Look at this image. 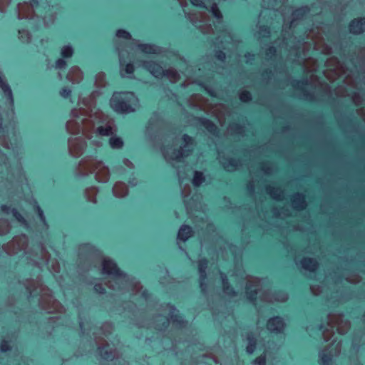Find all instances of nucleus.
<instances>
[{
	"instance_id": "nucleus-1",
	"label": "nucleus",
	"mask_w": 365,
	"mask_h": 365,
	"mask_svg": "<svg viewBox=\"0 0 365 365\" xmlns=\"http://www.w3.org/2000/svg\"><path fill=\"white\" fill-rule=\"evenodd\" d=\"M102 272L108 277L106 285L113 290H127L130 289L133 294L141 292L143 287L139 282L130 279L110 258L104 257L102 261Z\"/></svg>"
},
{
	"instance_id": "nucleus-2",
	"label": "nucleus",
	"mask_w": 365,
	"mask_h": 365,
	"mask_svg": "<svg viewBox=\"0 0 365 365\" xmlns=\"http://www.w3.org/2000/svg\"><path fill=\"white\" fill-rule=\"evenodd\" d=\"M324 30L322 27L317 26L312 29L308 34L307 41L301 44L300 46L293 47L289 51V56H294V61L300 62L301 56H305L312 47L314 50L320 51L324 54H329L331 53V48L324 43L323 38Z\"/></svg>"
},
{
	"instance_id": "nucleus-3",
	"label": "nucleus",
	"mask_w": 365,
	"mask_h": 365,
	"mask_svg": "<svg viewBox=\"0 0 365 365\" xmlns=\"http://www.w3.org/2000/svg\"><path fill=\"white\" fill-rule=\"evenodd\" d=\"M292 85L294 89L299 91V94L307 101L315 100L316 94L318 93L329 96L331 93L330 86L322 83L314 74H311L309 78L304 81H292Z\"/></svg>"
},
{
	"instance_id": "nucleus-4",
	"label": "nucleus",
	"mask_w": 365,
	"mask_h": 365,
	"mask_svg": "<svg viewBox=\"0 0 365 365\" xmlns=\"http://www.w3.org/2000/svg\"><path fill=\"white\" fill-rule=\"evenodd\" d=\"M25 286L30 296L40 294L39 305L42 309L47 311L48 313H62L64 311L63 307L53 299L51 291L44 287L39 279L36 281L27 280Z\"/></svg>"
},
{
	"instance_id": "nucleus-5",
	"label": "nucleus",
	"mask_w": 365,
	"mask_h": 365,
	"mask_svg": "<svg viewBox=\"0 0 365 365\" xmlns=\"http://www.w3.org/2000/svg\"><path fill=\"white\" fill-rule=\"evenodd\" d=\"M19 19H30L34 14L41 17L43 20H53V7L46 2H38L32 0L30 3H19L17 6Z\"/></svg>"
},
{
	"instance_id": "nucleus-6",
	"label": "nucleus",
	"mask_w": 365,
	"mask_h": 365,
	"mask_svg": "<svg viewBox=\"0 0 365 365\" xmlns=\"http://www.w3.org/2000/svg\"><path fill=\"white\" fill-rule=\"evenodd\" d=\"M96 170V179L101 182H106L110 178V172L103 162L98 161L91 156L83 158L78 163L77 173L81 176H86Z\"/></svg>"
},
{
	"instance_id": "nucleus-7",
	"label": "nucleus",
	"mask_w": 365,
	"mask_h": 365,
	"mask_svg": "<svg viewBox=\"0 0 365 365\" xmlns=\"http://www.w3.org/2000/svg\"><path fill=\"white\" fill-rule=\"evenodd\" d=\"M273 4L271 6L272 9L274 10L280 9L282 15L284 18L283 33L286 32L287 24H289L288 29H291L297 25V21L302 19L305 17L309 10L307 7H302L294 11L291 8H287L285 6L287 0H272Z\"/></svg>"
},
{
	"instance_id": "nucleus-8",
	"label": "nucleus",
	"mask_w": 365,
	"mask_h": 365,
	"mask_svg": "<svg viewBox=\"0 0 365 365\" xmlns=\"http://www.w3.org/2000/svg\"><path fill=\"white\" fill-rule=\"evenodd\" d=\"M193 148L194 140L187 135H184L182 138V144L180 145L179 148L173 147L164 148L163 154L168 162H170L173 166H175V163L182 162L184 158L191 154Z\"/></svg>"
},
{
	"instance_id": "nucleus-9",
	"label": "nucleus",
	"mask_w": 365,
	"mask_h": 365,
	"mask_svg": "<svg viewBox=\"0 0 365 365\" xmlns=\"http://www.w3.org/2000/svg\"><path fill=\"white\" fill-rule=\"evenodd\" d=\"M328 325L330 329L323 331L322 336L325 341L329 340L334 334L333 328L336 327L339 334H344L350 328V322L343 319L341 314H330L328 316Z\"/></svg>"
},
{
	"instance_id": "nucleus-10",
	"label": "nucleus",
	"mask_w": 365,
	"mask_h": 365,
	"mask_svg": "<svg viewBox=\"0 0 365 365\" xmlns=\"http://www.w3.org/2000/svg\"><path fill=\"white\" fill-rule=\"evenodd\" d=\"M95 122H93V116L85 118L81 120V124L75 120H70L66 123L67 130L72 134H77L82 130L83 135L90 139L94 133Z\"/></svg>"
},
{
	"instance_id": "nucleus-11",
	"label": "nucleus",
	"mask_w": 365,
	"mask_h": 365,
	"mask_svg": "<svg viewBox=\"0 0 365 365\" xmlns=\"http://www.w3.org/2000/svg\"><path fill=\"white\" fill-rule=\"evenodd\" d=\"M133 98L132 93H114L110 99V105L118 113H128L133 110L130 103Z\"/></svg>"
},
{
	"instance_id": "nucleus-12",
	"label": "nucleus",
	"mask_w": 365,
	"mask_h": 365,
	"mask_svg": "<svg viewBox=\"0 0 365 365\" xmlns=\"http://www.w3.org/2000/svg\"><path fill=\"white\" fill-rule=\"evenodd\" d=\"M327 69L324 71L325 77L330 81H334L346 72V68L337 58L333 56L325 63Z\"/></svg>"
},
{
	"instance_id": "nucleus-13",
	"label": "nucleus",
	"mask_w": 365,
	"mask_h": 365,
	"mask_svg": "<svg viewBox=\"0 0 365 365\" xmlns=\"http://www.w3.org/2000/svg\"><path fill=\"white\" fill-rule=\"evenodd\" d=\"M93 116V120L99 119V122L106 123L105 126H99L96 130L94 129V133H96L98 135L102 136H109L110 137L115 134L117 131L116 126L114 123V121L112 119H108L107 116H106L101 111H97L95 113Z\"/></svg>"
},
{
	"instance_id": "nucleus-14",
	"label": "nucleus",
	"mask_w": 365,
	"mask_h": 365,
	"mask_svg": "<svg viewBox=\"0 0 365 365\" xmlns=\"http://www.w3.org/2000/svg\"><path fill=\"white\" fill-rule=\"evenodd\" d=\"M27 245V237L25 235H21L14 237L11 242L4 245L3 248L8 255H12L24 250Z\"/></svg>"
},
{
	"instance_id": "nucleus-15",
	"label": "nucleus",
	"mask_w": 365,
	"mask_h": 365,
	"mask_svg": "<svg viewBox=\"0 0 365 365\" xmlns=\"http://www.w3.org/2000/svg\"><path fill=\"white\" fill-rule=\"evenodd\" d=\"M95 340L102 359L106 361H112L118 356L117 350L111 348L105 339L101 337H96Z\"/></svg>"
},
{
	"instance_id": "nucleus-16",
	"label": "nucleus",
	"mask_w": 365,
	"mask_h": 365,
	"mask_svg": "<svg viewBox=\"0 0 365 365\" xmlns=\"http://www.w3.org/2000/svg\"><path fill=\"white\" fill-rule=\"evenodd\" d=\"M261 281L258 278L251 276L247 278L246 294L248 299L252 303H255L257 294L261 292Z\"/></svg>"
},
{
	"instance_id": "nucleus-17",
	"label": "nucleus",
	"mask_w": 365,
	"mask_h": 365,
	"mask_svg": "<svg viewBox=\"0 0 365 365\" xmlns=\"http://www.w3.org/2000/svg\"><path fill=\"white\" fill-rule=\"evenodd\" d=\"M190 21L198 27L202 34H210L213 31V29L210 24H204L197 26L199 23H206L209 20V16L205 12H197L188 14Z\"/></svg>"
},
{
	"instance_id": "nucleus-18",
	"label": "nucleus",
	"mask_w": 365,
	"mask_h": 365,
	"mask_svg": "<svg viewBox=\"0 0 365 365\" xmlns=\"http://www.w3.org/2000/svg\"><path fill=\"white\" fill-rule=\"evenodd\" d=\"M70 154L76 158L80 157L86 148V143L81 138H71L68 142Z\"/></svg>"
},
{
	"instance_id": "nucleus-19",
	"label": "nucleus",
	"mask_w": 365,
	"mask_h": 365,
	"mask_svg": "<svg viewBox=\"0 0 365 365\" xmlns=\"http://www.w3.org/2000/svg\"><path fill=\"white\" fill-rule=\"evenodd\" d=\"M332 346H333V344H331L330 346V347H329V349L323 350L319 354V358H320L319 361H320L321 365H330L331 362L332 357L336 356L340 354L341 349V343L338 342L334 346V352L332 351V349L329 350V349Z\"/></svg>"
},
{
	"instance_id": "nucleus-20",
	"label": "nucleus",
	"mask_w": 365,
	"mask_h": 365,
	"mask_svg": "<svg viewBox=\"0 0 365 365\" xmlns=\"http://www.w3.org/2000/svg\"><path fill=\"white\" fill-rule=\"evenodd\" d=\"M142 66L158 78H163L164 68L158 63L153 61H142Z\"/></svg>"
},
{
	"instance_id": "nucleus-21",
	"label": "nucleus",
	"mask_w": 365,
	"mask_h": 365,
	"mask_svg": "<svg viewBox=\"0 0 365 365\" xmlns=\"http://www.w3.org/2000/svg\"><path fill=\"white\" fill-rule=\"evenodd\" d=\"M260 300L266 302H284L287 301L288 297L285 293H274L272 294L268 290H265L259 295Z\"/></svg>"
},
{
	"instance_id": "nucleus-22",
	"label": "nucleus",
	"mask_w": 365,
	"mask_h": 365,
	"mask_svg": "<svg viewBox=\"0 0 365 365\" xmlns=\"http://www.w3.org/2000/svg\"><path fill=\"white\" fill-rule=\"evenodd\" d=\"M178 312L175 308L170 307L168 317L161 319L163 321V327H167L169 324L170 322H171L174 324H176L177 326L179 325L180 327H183L185 322L183 319L181 318V317L178 315Z\"/></svg>"
},
{
	"instance_id": "nucleus-23",
	"label": "nucleus",
	"mask_w": 365,
	"mask_h": 365,
	"mask_svg": "<svg viewBox=\"0 0 365 365\" xmlns=\"http://www.w3.org/2000/svg\"><path fill=\"white\" fill-rule=\"evenodd\" d=\"M218 158L221 165L227 171H234L240 165V161L234 158H225L220 155Z\"/></svg>"
},
{
	"instance_id": "nucleus-24",
	"label": "nucleus",
	"mask_w": 365,
	"mask_h": 365,
	"mask_svg": "<svg viewBox=\"0 0 365 365\" xmlns=\"http://www.w3.org/2000/svg\"><path fill=\"white\" fill-rule=\"evenodd\" d=\"M0 88H1L5 98L11 105L14 103L13 93L3 73L0 71Z\"/></svg>"
},
{
	"instance_id": "nucleus-25",
	"label": "nucleus",
	"mask_w": 365,
	"mask_h": 365,
	"mask_svg": "<svg viewBox=\"0 0 365 365\" xmlns=\"http://www.w3.org/2000/svg\"><path fill=\"white\" fill-rule=\"evenodd\" d=\"M66 78L73 83H78L83 80V73L79 67L73 66L70 68Z\"/></svg>"
},
{
	"instance_id": "nucleus-26",
	"label": "nucleus",
	"mask_w": 365,
	"mask_h": 365,
	"mask_svg": "<svg viewBox=\"0 0 365 365\" xmlns=\"http://www.w3.org/2000/svg\"><path fill=\"white\" fill-rule=\"evenodd\" d=\"M349 30L353 34H361L365 31V18L354 19L349 25Z\"/></svg>"
},
{
	"instance_id": "nucleus-27",
	"label": "nucleus",
	"mask_w": 365,
	"mask_h": 365,
	"mask_svg": "<svg viewBox=\"0 0 365 365\" xmlns=\"http://www.w3.org/2000/svg\"><path fill=\"white\" fill-rule=\"evenodd\" d=\"M267 329L273 332H281L284 327L283 320L278 317L270 319L267 322Z\"/></svg>"
},
{
	"instance_id": "nucleus-28",
	"label": "nucleus",
	"mask_w": 365,
	"mask_h": 365,
	"mask_svg": "<svg viewBox=\"0 0 365 365\" xmlns=\"http://www.w3.org/2000/svg\"><path fill=\"white\" fill-rule=\"evenodd\" d=\"M213 112L218 119L220 124L223 125L225 122L226 115H229L227 108L223 104H218L214 107Z\"/></svg>"
},
{
	"instance_id": "nucleus-29",
	"label": "nucleus",
	"mask_w": 365,
	"mask_h": 365,
	"mask_svg": "<svg viewBox=\"0 0 365 365\" xmlns=\"http://www.w3.org/2000/svg\"><path fill=\"white\" fill-rule=\"evenodd\" d=\"M207 267V261L205 259H200L198 262V269L200 272V284L202 291L205 292L204 281L206 278V269Z\"/></svg>"
},
{
	"instance_id": "nucleus-30",
	"label": "nucleus",
	"mask_w": 365,
	"mask_h": 365,
	"mask_svg": "<svg viewBox=\"0 0 365 365\" xmlns=\"http://www.w3.org/2000/svg\"><path fill=\"white\" fill-rule=\"evenodd\" d=\"M292 205L295 210H304L307 206L304 196L299 193L294 194L292 197Z\"/></svg>"
},
{
	"instance_id": "nucleus-31",
	"label": "nucleus",
	"mask_w": 365,
	"mask_h": 365,
	"mask_svg": "<svg viewBox=\"0 0 365 365\" xmlns=\"http://www.w3.org/2000/svg\"><path fill=\"white\" fill-rule=\"evenodd\" d=\"M232 41V37L231 36L230 34L227 31H222V33L217 36L215 44L218 48L226 49V46H224V43H230Z\"/></svg>"
},
{
	"instance_id": "nucleus-32",
	"label": "nucleus",
	"mask_w": 365,
	"mask_h": 365,
	"mask_svg": "<svg viewBox=\"0 0 365 365\" xmlns=\"http://www.w3.org/2000/svg\"><path fill=\"white\" fill-rule=\"evenodd\" d=\"M128 189L127 185L122 182H117L113 187V192L118 197H123L128 194Z\"/></svg>"
},
{
	"instance_id": "nucleus-33",
	"label": "nucleus",
	"mask_w": 365,
	"mask_h": 365,
	"mask_svg": "<svg viewBox=\"0 0 365 365\" xmlns=\"http://www.w3.org/2000/svg\"><path fill=\"white\" fill-rule=\"evenodd\" d=\"M188 103L191 106L202 108L206 104V100L200 94L192 95Z\"/></svg>"
},
{
	"instance_id": "nucleus-34",
	"label": "nucleus",
	"mask_w": 365,
	"mask_h": 365,
	"mask_svg": "<svg viewBox=\"0 0 365 365\" xmlns=\"http://www.w3.org/2000/svg\"><path fill=\"white\" fill-rule=\"evenodd\" d=\"M266 191L273 199L282 200L284 198V191L280 187L269 185L266 187Z\"/></svg>"
},
{
	"instance_id": "nucleus-35",
	"label": "nucleus",
	"mask_w": 365,
	"mask_h": 365,
	"mask_svg": "<svg viewBox=\"0 0 365 365\" xmlns=\"http://www.w3.org/2000/svg\"><path fill=\"white\" fill-rule=\"evenodd\" d=\"M301 264L303 269L310 272H314L318 267V262L312 258H304Z\"/></svg>"
},
{
	"instance_id": "nucleus-36",
	"label": "nucleus",
	"mask_w": 365,
	"mask_h": 365,
	"mask_svg": "<svg viewBox=\"0 0 365 365\" xmlns=\"http://www.w3.org/2000/svg\"><path fill=\"white\" fill-rule=\"evenodd\" d=\"M163 77H167L168 80L173 83L178 82L180 78L178 72L173 68L165 69Z\"/></svg>"
},
{
	"instance_id": "nucleus-37",
	"label": "nucleus",
	"mask_w": 365,
	"mask_h": 365,
	"mask_svg": "<svg viewBox=\"0 0 365 365\" xmlns=\"http://www.w3.org/2000/svg\"><path fill=\"white\" fill-rule=\"evenodd\" d=\"M1 210L3 212L9 214L10 212L16 219V220L22 224L25 222L24 217L15 209H11L6 205H2Z\"/></svg>"
},
{
	"instance_id": "nucleus-38",
	"label": "nucleus",
	"mask_w": 365,
	"mask_h": 365,
	"mask_svg": "<svg viewBox=\"0 0 365 365\" xmlns=\"http://www.w3.org/2000/svg\"><path fill=\"white\" fill-rule=\"evenodd\" d=\"M199 122L209 133L215 135L217 131V127L210 120L205 118L199 119Z\"/></svg>"
},
{
	"instance_id": "nucleus-39",
	"label": "nucleus",
	"mask_w": 365,
	"mask_h": 365,
	"mask_svg": "<svg viewBox=\"0 0 365 365\" xmlns=\"http://www.w3.org/2000/svg\"><path fill=\"white\" fill-rule=\"evenodd\" d=\"M192 229L190 226L182 225L179 230L178 237L182 241H186L192 235Z\"/></svg>"
},
{
	"instance_id": "nucleus-40",
	"label": "nucleus",
	"mask_w": 365,
	"mask_h": 365,
	"mask_svg": "<svg viewBox=\"0 0 365 365\" xmlns=\"http://www.w3.org/2000/svg\"><path fill=\"white\" fill-rule=\"evenodd\" d=\"M303 67L306 72H313L317 68V62L312 58H307L303 61Z\"/></svg>"
},
{
	"instance_id": "nucleus-41",
	"label": "nucleus",
	"mask_w": 365,
	"mask_h": 365,
	"mask_svg": "<svg viewBox=\"0 0 365 365\" xmlns=\"http://www.w3.org/2000/svg\"><path fill=\"white\" fill-rule=\"evenodd\" d=\"M246 338L248 342L247 346V351L249 354H252L256 348V337L254 334L249 332L247 334Z\"/></svg>"
},
{
	"instance_id": "nucleus-42",
	"label": "nucleus",
	"mask_w": 365,
	"mask_h": 365,
	"mask_svg": "<svg viewBox=\"0 0 365 365\" xmlns=\"http://www.w3.org/2000/svg\"><path fill=\"white\" fill-rule=\"evenodd\" d=\"M109 144L113 149H120L123 148L124 143L121 138L113 135L109 139Z\"/></svg>"
},
{
	"instance_id": "nucleus-43",
	"label": "nucleus",
	"mask_w": 365,
	"mask_h": 365,
	"mask_svg": "<svg viewBox=\"0 0 365 365\" xmlns=\"http://www.w3.org/2000/svg\"><path fill=\"white\" fill-rule=\"evenodd\" d=\"M221 278L222 281V287L225 294L229 296L235 295V292L232 287H230L228 281L226 278L225 274L221 273Z\"/></svg>"
},
{
	"instance_id": "nucleus-44",
	"label": "nucleus",
	"mask_w": 365,
	"mask_h": 365,
	"mask_svg": "<svg viewBox=\"0 0 365 365\" xmlns=\"http://www.w3.org/2000/svg\"><path fill=\"white\" fill-rule=\"evenodd\" d=\"M227 132L230 134L243 135L245 129L243 126L237 123H232L229 125Z\"/></svg>"
},
{
	"instance_id": "nucleus-45",
	"label": "nucleus",
	"mask_w": 365,
	"mask_h": 365,
	"mask_svg": "<svg viewBox=\"0 0 365 365\" xmlns=\"http://www.w3.org/2000/svg\"><path fill=\"white\" fill-rule=\"evenodd\" d=\"M257 37L260 41H264V38L270 37L269 29L266 26H259V31L257 34Z\"/></svg>"
},
{
	"instance_id": "nucleus-46",
	"label": "nucleus",
	"mask_w": 365,
	"mask_h": 365,
	"mask_svg": "<svg viewBox=\"0 0 365 365\" xmlns=\"http://www.w3.org/2000/svg\"><path fill=\"white\" fill-rule=\"evenodd\" d=\"M98 192V189L96 187H91L86 190V196L88 201L96 202V197Z\"/></svg>"
},
{
	"instance_id": "nucleus-47",
	"label": "nucleus",
	"mask_w": 365,
	"mask_h": 365,
	"mask_svg": "<svg viewBox=\"0 0 365 365\" xmlns=\"http://www.w3.org/2000/svg\"><path fill=\"white\" fill-rule=\"evenodd\" d=\"M11 226L6 220L0 219V235H6L9 232Z\"/></svg>"
},
{
	"instance_id": "nucleus-48",
	"label": "nucleus",
	"mask_w": 365,
	"mask_h": 365,
	"mask_svg": "<svg viewBox=\"0 0 365 365\" xmlns=\"http://www.w3.org/2000/svg\"><path fill=\"white\" fill-rule=\"evenodd\" d=\"M19 38L23 43H29L31 36L27 30L21 29L19 30Z\"/></svg>"
},
{
	"instance_id": "nucleus-49",
	"label": "nucleus",
	"mask_w": 365,
	"mask_h": 365,
	"mask_svg": "<svg viewBox=\"0 0 365 365\" xmlns=\"http://www.w3.org/2000/svg\"><path fill=\"white\" fill-rule=\"evenodd\" d=\"M95 84L98 88L104 87L106 84V75L103 73H98L96 76Z\"/></svg>"
},
{
	"instance_id": "nucleus-50",
	"label": "nucleus",
	"mask_w": 365,
	"mask_h": 365,
	"mask_svg": "<svg viewBox=\"0 0 365 365\" xmlns=\"http://www.w3.org/2000/svg\"><path fill=\"white\" fill-rule=\"evenodd\" d=\"M73 49L71 46H64L61 48V55L62 57L67 58L72 57Z\"/></svg>"
},
{
	"instance_id": "nucleus-51",
	"label": "nucleus",
	"mask_w": 365,
	"mask_h": 365,
	"mask_svg": "<svg viewBox=\"0 0 365 365\" xmlns=\"http://www.w3.org/2000/svg\"><path fill=\"white\" fill-rule=\"evenodd\" d=\"M205 180V178L202 173L195 171V175L192 180V183L195 186H199L200 185L203 181Z\"/></svg>"
},
{
	"instance_id": "nucleus-52",
	"label": "nucleus",
	"mask_w": 365,
	"mask_h": 365,
	"mask_svg": "<svg viewBox=\"0 0 365 365\" xmlns=\"http://www.w3.org/2000/svg\"><path fill=\"white\" fill-rule=\"evenodd\" d=\"M39 248H40V256H41V259L47 263L50 259V254L46 250V248L44 247V246L42 244H41L39 245Z\"/></svg>"
},
{
	"instance_id": "nucleus-53",
	"label": "nucleus",
	"mask_w": 365,
	"mask_h": 365,
	"mask_svg": "<svg viewBox=\"0 0 365 365\" xmlns=\"http://www.w3.org/2000/svg\"><path fill=\"white\" fill-rule=\"evenodd\" d=\"M139 47L143 52L146 53H155L157 52V48L151 45L141 44Z\"/></svg>"
},
{
	"instance_id": "nucleus-54",
	"label": "nucleus",
	"mask_w": 365,
	"mask_h": 365,
	"mask_svg": "<svg viewBox=\"0 0 365 365\" xmlns=\"http://www.w3.org/2000/svg\"><path fill=\"white\" fill-rule=\"evenodd\" d=\"M211 12L213 16L219 21V22L222 21V15L215 3H213L211 6Z\"/></svg>"
},
{
	"instance_id": "nucleus-55",
	"label": "nucleus",
	"mask_w": 365,
	"mask_h": 365,
	"mask_svg": "<svg viewBox=\"0 0 365 365\" xmlns=\"http://www.w3.org/2000/svg\"><path fill=\"white\" fill-rule=\"evenodd\" d=\"M113 329L112 324L109 322L104 323L101 327L102 334L105 336L110 334Z\"/></svg>"
},
{
	"instance_id": "nucleus-56",
	"label": "nucleus",
	"mask_w": 365,
	"mask_h": 365,
	"mask_svg": "<svg viewBox=\"0 0 365 365\" xmlns=\"http://www.w3.org/2000/svg\"><path fill=\"white\" fill-rule=\"evenodd\" d=\"M334 93L337 97H344L349 96L347 90L343 86H339L334 90Z\"/></svg>"
},
{
	"instance_id": "nucleus-57",
	"label": "nucleus",
	"mask_w": 365,
	"mask_h": 365,
	"mask_svg": "<svg viewBox=\"0 0 365 365\" xmlns=\"http://www.w3.org/2000/svg\"><path fill=\"white\" fill-rule=\"evenodd\" d=\"M344 83L345 84H346L348 86L352 88H356V80L355 78L351 76V75H348L347 76H346L345 79H344Z\"/></svg>"
},
{
	"instance_id": "nucleus-58",
	"label": "nucleus",
	"mask_w": 365,
	"mask_h": 365,
	"mask_svg": "<svg viewBox=\"0 0 365 365\" xmlns=\"http://www.w3.org/2000/svg\"><path fill=\"white\" fill-rule=\"evenodd\" d=\"M351 99L356 106H359L363 102L362 96L358 93H354L351 96Z\"/></svg>"
},
{
	"instance_id": "nucleus-59",
	"label": "nucleus",
	"mask_w": 365,
	"mask_h": 365,
	"mask_svg": "<svg viewBox=\"0 0 365 365\" xmlns=\"http://www.w3.org/2000/svg\"><path fill=\"white\" fill-rule=\"evenodd\" d=\"M240 99L243 102H248L251 100V94L247 91H242L240 93Z\"/></svg>"
},
{
	"instance_id": "nucleus-60",
	"label": "nucleus",
	"mask_w": 365,
	"mask_h": 365,
	"mask_svg": "<svg viewBox=\"0 0 365 365\" xmlns=\"http://www.w3.org/2000/svg\"><path fill=\"white\" fill-rule=\"evenodd\" d=\"M60 264L56 259H53L51 263V270L53 273H58L60 272Z\"/></svg>"
},
{
	"instance_id": "nucleus-61",
	"label": "nucleus",
	"mask_w": 365,
	"mask_h": 365,
	"mask_svg": "<svg viewBox=\"0 0 365 365\" xmlns=\"http://www.w3.org/2000/svg\"><path fill=\"white\" fill-rule=\"evenodd\" d=\"M116 36L118 38H122L125 39H130L131 38L130 34L128 31L123 29L118 30L116 33Z\"/></svg>"
},
{
	"instance_id": "nucleus-62",
	"label": "nucleus",
	"mask_w": 365,
	"mask_h": 365,
	"mask_svg": "<svg viewBox=\"0 0 365 365\" xmlns=\"http://www.w3.org/2000/svg\"><path fill=\"white\" fill-rule=\"evenodd\" d=\"M254 365H265L266 357L264 355H261L256 358L253 361Z\"/></svg>"
},
{
	"instance_id": "nucleus-63",
	"label": "nucleus",
	"mask_w": 365,
	"mask_h": 365,
	"mask_svg": "<svg viewBox=\"0 0 365 365\" xmlns=\"http://www.w3.org/2000/svg\"><path fill=\"white\" fill-rule=\"evenodd\" d=\"M276 48L274 46H269L266 51V57L267 58H272L276 54Z\"/></svg>"
},
{
	"instance_id": "nucleus-64",
	"label": "nucleus",
	"mask_w": 365,
	"mask_h": 365,
	"mask_svg": "<svg viewBox=\"0 0 365 365\" xmlns=\"http://www.w3.org/2000/svg\"><path fill=\"white\" fill-rule=\"evenodd\" d=\"M67 66L66 61L63 58H59L56 62V67L57 68L63 69Z\"/></svg>"
}]
</instances>
